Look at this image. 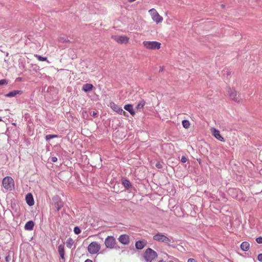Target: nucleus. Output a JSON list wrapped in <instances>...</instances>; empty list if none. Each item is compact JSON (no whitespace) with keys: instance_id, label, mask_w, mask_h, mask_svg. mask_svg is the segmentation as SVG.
Masks as SVG:
<instances>
[{"instance_id":"obj_1","label":"nucleus","mask_w":262,"mask_h":262,"mask_svg":"<svg viewBox=\"0 0 262 262\" xmlns=\"http://www.w3.org/2000/svg\"><path fill=\"white\" fill-rule=\"evenodd\" d=\"M157 257V252L150 248H147L144 252V257L147 262H151Z\"/></svg>"},{"instance_id":"obj_2","label":"nucleus","mask_w":262,"mask_h":262,"mask_svg":"<svg viewBox=\"0 0 262 262\" xmlns=\"http://www.w3.org/2000/svg\"><path fill=\"white\" fill-rule=\"evenodd\" d=\"M104 244L105 247L108 249L119 248L117 246V242L115 238L113 236H108L105 239Z\"/></svg>"},{"instance_id":"obj_3","label":"nucleus","mask_w":262,"mask_h":262,"mask_svg":"<svg viewBox=\"0 0 262 262\" xmlns=\"http://www.w3.org/2000/svg\"><path fill=\"white\" fill-rule=\"evenodd\" d=\"M143 45L147 49L156 50L160 48L161 43L155 41H144Z\"/></svg>"},{"instance_id":"obj_4","label":"nucleus","mask_w":262,"mask_h":262,"mask_svg":"<svg viewBox=\"0 0 262 262\" xmlns=\"http://www.w3.org/2000/svg\"><path fill=\"white\" fill-rule=\"evenodd\" d=\"M153 239L159 242H162L167 244H169L171 242L170 238L160 232H158L153 236Z\"/></svg>"},{"instance_id":"obj_5","label":"nucleus","mask_w":262,"mask_h":262,"mask_svg":"<svg viewBox=\"0 0 262 262\" xmlns=\"http://www.w3.org/2000/svg\"><path fill=\"white\" fill-rule=\"evenodd\" d=\"M100 249V245L96 242H92L88 247L89 252L91 254L97 253Z\"/></svg>"},{"instance_id":"obj_6","label":"nucleus","mask_w":262,"mask_h":262,"mask_svg":"<svg viewBox=\"0 0 262 262\" xmlns=\"http://www.w3.org/2000/svg\"><path fill=\"white\" fill-rule=\"evenodd\" d=\"M2 183L4 187L8 190H12L14 186L13 180L10 177H7L4 178Z\"/></svg>"},{"instance_id":"obj_7","label":"nucleus","mask_w":262,"mask_h":262,"mask_svg":"<svg viewBox=\"0 0 262 262\" xmlns=\"http://www.w3.org/2000/svg\"><path fill=\"white\" fill-rule=\"evenodd\" d=\"M228 95L230 98L234 100L235 102L239 103L241 102V99L239 98V95H237L236 91L234 89H231L230 88H228Z\"/></svg>"},{"instance_id":"obj_8","label":"nucleus","mask_w":262,"mask_h":262,"mask_svg":"<svg viewBox=\"0 0 262 262\" xmlns=\"http://www.w3.org/2000/svg\"><path fill=\"white\" fill-rule=\"evenodd\" d=\"M52 200L54 204V206L56 209V210L59 211L63 207V203L61 201L60 197L56 195L52 198Z\"/></svg>"},{"instance_id":"obj_9","label":"nucleus","mask_w":262,"mask_h":262,"mask_svg":"<svg viewBox=\"0 0 262 262\" xmlns=\"http://www.w3.org/2000/svg\"><path fill=\"white\" fill-rule=\"evenodd\" d=\"M112 38L114 40L120 44H126L128 43L129 40V38L126 36L115 35L113 36Z\"/></svg>"},{"instance_id":"obj_10","label":"nucleus","mask_w":262,"mask_h":262,"mask_svg":"<svg viewBox=\"0 0 262 262\" xmlns=\"http://www.w3.org/2000/svg\"><path fill=\"white\" fill-rule=\"evenodd\" d=\"M110 106L111 108L117 113L119 114L122 115L123 114L124 115H125L126 112L123 110V109L120 107L119 106L116 104L114 102H111L110 103Z\"/></svg>"},{"instance_id":"obj_11","label":"nucleus","mask_w":262,"mask_h":262,"mask_svg":"<svg viewBox=\"0 0 262 262\" xmlns=\"http://www.w3.org/2000/svg\"><path fill=\"white\" fill-rule=\"evenodd\" d=\"M211 132L212 135L215 137L217 140L221 141H224V138L221 135L219 130L216 128L212 127L211 128Z\"/></svg>"},{"instance_id":"obj_12","label":"nucleus","mask_w":262,"mask_h":262,"mask_svg":"<svg viewBox=\"0 0 262 262\" xmlns=\"http://www.w3.org/2000/svg\"><path fill=\"white\" fill-rule=\"evenodd\" d=\"M118 241L121 244L126 245L129 243V237L127 234H122L119 236Z\"/></svg>"},{"instance_id":"obj_13","label":"nucleus","mask_w":262,"mask_h":262,"mask_svg":"<svg viewBox=\"0 0 262 262\" xmlns=\"http://www.w3.org/2000/svg\"><path fill=\"white\" fill-rule=\"evenodd\" d=\"M26 200L27 203L30 206L33 205L34 204V199L31 193H28L26 195Z\"/></svg>"},{"instance_id":"obj_14","label":"nucleus","mask_w":262,"mask_h":262,"mask_svg":"<svg viewBox=\"0 0 262 262\" xmlns=\"http://www.w3.org/2000/svg\"><path fill=\"white\" fill-rule=\"evenodd\" d=\"M146 244V242L145 241H138L135 243V247L138 250H141L144 248Z\"/></svg>"},{"instance_id":"obj_15","label":"nucleus","mask_w":262,"mask_h":262,"mask_svg":"<svg viewBox=\"0 0 262 262\" xmlns=\"http://www.w3.org/2000/svg\"><path fill=\"white\" fill-rule=\"evenodd\" d=\"M23 94V91L20 90H14L9 92V93L5 95L6 97H13L15 96L16 95H21Z\"/></svg>"},{"instance_id":"obj_16","label":"nucleus","mask_w":262,"mask_h":262,"mask_svg":"<svg viewBox=\"0 0 262 262\" xmlns=\"http://www.w3.org/2000/svg\"><path fill=\"white\" fill-rule=\"evenodd\" d=\"M58 251L62 259H64V247L63 245H60L58 247Z\"/></svg>"},{"instance_id":"obj_17","label":"nucleus","mask_w":262,"mask_h":262,"mask_svg":"<svg viewBox=\"0 0 262 262\" xmlns=\"http://www.w3.org/2000/svg\"><path fill=\"white\" fill-rule=\"evenodd\" d=\"M124 108L128 111L132 116H134L135 115V112L133 109V106L132 104H128L124 106Z\"/></svg>"},{"instance_id":"obj_18","label":"nucleus","mask_w":262,"mask_h":262,"mask_svg":"<svg viewBox=\"0 0 262 262\" xmlns=\"http://www.w3.org/2000/svg\"><path fill=\"white\" fill-rule=\"evenodd\" d=\"M34 223L32 221H29L25 225V229L26 230H32L33 229Z\"/></svg>"},{"instance_id":"obj_19","label":"nucleus","mask_w":262,"mask_h":262,"mask_svg":"<svg viewBox=\"0 0 262 262\" xmlns=\"http://www.w3.org/2000/svg\"><path fill=\"white\" fill-rule=\"evenodd\" d=\"M122 185L127 189H129L132 187V184L130 181L127 179H123L122 181Z\"/></svg>"},{"instance_id":"obj_20","label":"nucleus","mask_w":262,"mask_h":262,"mask_svg":"<svg viewBox=\"0 0 262 262\" xmlns=\"http://www.w3.org/2000/svg\"><path fill=\"white\" fill-rule=\"evenodd\" d=\"M93 88V85L92 84L86 83L83 85L82 90L85 92L91 91Z\"/></svg>"},{"instance_id":"obj_21","label":"nucleus","mask_w":262,"mask_h":262,"mask_svg":"<svg viewBox=\"0 0 262 262\" xmlns=\"http://www.w3.org/2000/svg\"><path fill=\"white\" fill-rule=\"evenodd\" d=\"M155 15H154L152 17V19L154 21L156 22L157 24L161 23L163 20V18L161 17L158 13H155Z\"/></svg>"},{"instance_id":"obj_22","label":"nucleus","mask_w":262,"mask_h":262,"mask_svg":"<svg viewBox=\"0 0 262 262\" xmlns=\"http://www.w3.org/2000/svg\"><path fill=\"white\" fill-rule=\"evenodd\" d=\"M250 244L247 242H243L241 245V248L244 251H247L249 249Z\"/></svg>"},{"instance_id":"obj_23","label":"nucleus","mask_w":262,"mask_h":262,"mask_svg":"<svg viewBox=\"0 0 262 262\" xmlns=\"http://www.w3.org/2000/svg\"><path fill=\"white\" fill-rule=\"evenodd\" d=\"M145 104V102L143 99H141L136 106L137 110H140L142 108Z\"/></svg>"},{"instance_id":"obj_24","label":"nucleus","mask_w":262,"mask_h":262,"mask_svg":"<svg viewBox=\"0 0 262 262\" xmlns=\"http://www.w3.org/2000/svg\"><path fill=\"white\" fill-rule=\"evenodd\" d=\"M74 244V241L72 238H69L66 242L67 247L70 249L72 247Z\"/></svg>"},{"instance_id":"obj_25","label":"nucleus","mask_w":262,"mask_h":262,"mask_svg":"<svg viewBox=\"0 0 262 262\" xmlns=\"http://www.w3.org/2000/svg\"><path fill=\"white\" fill-rule=\"evenodd\" d=\"M183 126L185 128H188L190 126V123L189 121L187 120H184L182 121Z\"/></svg>"},{"instance_id":"obj_26","label":"nucleus","mask_w":262,"mask_h":262,"mask_svg":"<svg viewBox=\"0 0 262 262\" xmlns=\"http://www.w3.org/2000/svg\"><path fill=\"white\" fill-rule=\"evenodd\" d=\"M58 137L56 135H48L46 136L45 139L47 141L50 140L51 139L57 138Z\"/></svg>"},{"instance_id":"obj_27","label":"nucleus","mask_w":262,"mask_h":262,"mask_svg":"<svg viewBox=\"0 0 262 262\" xmlns=\"http://www.w3.org/2000/svg\"><path fill=\"white\" fill-rule=\"evenodd\" d=\"M36 57H37L38 60L41 61H46L47 60V58L46 57H42L38 55H36Z\"/></svg>"},{"instance_id":"obj_28","label":"nucleus","mask_w":262,"mask_h":262,"mask_svg":"<svg viewBox=\"0 0 262 262\" xmlns=\"http://www.w3.org/2000/svg\"><path fill=\"white\" fill-rule=\"evenodd\" d=\"M74 232L75 234H78L81 232V230L79 227L76 226L74 228Z\"/></svg>"},{"instance_id":"obj_29","label":"nucleus","mask_w":262,"mask_h":262,"mask_svg":"<svg viewBox=\"0 0 262 262\" xmlns=\"http://www.w3.org/2000/svg\"><path fill=\"white\" fill-rule=\"evenodd\" d=\"M59 40L61 42H69V40H68L67 38H66L64 37H60L59 38Z\"/></svg>"},{"instance_id":"obj_30","label":"nucleus","mask_w":262,"mask_h":262,"mask_svg":"<svg viewBox=\"0 0 262 262\" xmlns=\"http://www.w3.org/2000/svg\"><path fill=\"white\" fill-rule=\"evenodd\" d=\"M149 12L150 13L151 15L152 16V17L154 15H155V13H158L157 11L154 8L151 9Z\"/></svg>"},{"instance_id":"obj_31","label":"nucleus","mask_w":262,"mask_h":262,"mask_svg":"<svg viewBox=\"0 0 262 262\" xmlns=\"http://www.w3.org/2000/svg\"><path fill=\"white\" fill-rule=\"evenodd\" d=\"M7 83H8V82L6 79H3L0 80V85H5V84H7Z\"/></svg>"},{"instance_id":"obj_32","label":"nucleus","mask_w":262,"mask_h":262,"mask_svg":"<svg viewBox=\"0 0 262 262\" xmlns=\"http://www.w3.org/2000/svg\"><path fill=\"white\" fill-rule=\"evenodd\" d=\"M223 72H224V75H225L226 74L227 75V77L228 76H229L231 73V72L228 69H226V70H224Z\"/></svg>"},{"instance_id":"obj_33","label":"nucleus","mask_w":262,"mask_h":262,"mask_svg":"<svg viewBox=\"0 0 262 262\" xmlns=\"http://www.w3.org/2000/svg\"><path fill=\"white\" fill-rule=\"evenodd\" d=\"M188 161V159L185 156H182L181 161L182 163H186Z\"/></svg>"},{"instance_id":"obj_34","label":"nucleus","mask_w":262,"mask_h":262,"mask_svg":"<svg viewBox=\"0 0 262 262\" xmlns=\"http://www.w3.org/2000/svg\"><path fill=\"white\" fill-rule=\"evenodd\" d=\"M256 241L258 244H262V237L259 236L256 239Z\"/></svg>"},{"instance_id":"obj_35","label":"nucleus","mask_w":262,"mask_h":262,"mask_svg":"<svg viewBox=\"0 0 262 262\" xmlns=\"http://www.w3.org/2000/svg\"><path fill=\"white\" fill-rule=\"evenodd\" d=\"M156 166L158 168H162V165L160 162H157L156 164Z\"/></svg>"},{"instance_id":"obj_36","label":"nucleus","mask_w":262,"mask_h":262,"mask_svg":"<svg viewBox=\"0 0 262 262\" xmlns=\"http://www.w3.org/2000/svg\"><path fill=\"white\" fill-rule=\"evenodd\" d=\"M257 259L262 262V253L259 254L257 256Z\"/></svg>"},{"instance_id":"obj_37","label":"nucleus","mask_w":262,"mask_h":262,"mask_svg":"<svg viewBox=\"0 0 262 262\" xmlns=\"http://www.w3.org/2000/svg\"><path fill=\"white\" fill-rule=\"evenodd\" d=\"M51 161L53 162H56L57 161V158L56 157H52L51 158Z\"/></svg>"},{"instance_id":"obj_38","label":"nucleus","mask_w":262,"mask_h":262,"mask_svg":"<svg viewBox=\"0 0 262 262\" xmlns=\"http://www.w3.org/2000/svg\"><path fill=\"white\" fill-rule=\"evenodd\" d=\"M187 262H196L194 258H189Z\"/></svg>"},{"instance_id":"obj_39","label":"nucleus","mask_w":262,"mask_h":262,"mask_svg":"<svg viewBox=\"0 0 262 262\" xmlns=\"http://www.w3.org/2000/svg\"><path fill=\"white\" fill-rule=\"evenodd\" d=\"M11 259V257H10L9 255L8 256H7L6 257H5V260L6 261L8 262Z\"/></svg>"},{"instance_id":"obj_40","label":"nucleus","mask_w":262,"mask_h":262,"mask_svg":"<svg viewBox=\"0 0 262 262\" xmlns=\"http://www.w3.org/2000/svg\"><path fill=\"white\" fill-rule=\"evenodd\" d=\"M91 115L93 116H96L97 115V113L96 112H93Z\"/></svg>"},{"instance_id":"obj_41","label":"nucleus","mask_w":262,"mask_h":262,"mask_svg":"<svg viewBox=\"0 0 262 262\" xmlns=\"http://www.w3.org/2000/svg\"><path fill=\"white\" fill-rule=\"evenodd\" d=\"M84 262H93V261L92 260L88 259Z\"/></svg>"},{"instance_id":"obj_42","label":"nucleus","mask_w":262,"mask_h":262,"mask_svg":"<svg viewBox=\"0 0 262 262\" xmlns=\"http://www.w3.org/2000/svg\"><path fill=\"white\" fill-rule=\"evenodd\" d=\"M163 70H164V68L163 67H160V72L163 71Z\"/></svg>"},{"instance_id":"obj_43","label":"nucleus","mask_w":262,"mask_h":262,"mask_svg":"<svg viewBox=\"0 0 262 262\" xmlns=\"http://www.w3.org/2000/svg\"><path fill=\"white\" fill-rule=\"evenodd\" d=\"M136 0H128V2H129V3H132L134 1H135Z\"/></svg>"},{"instance_id":"obj_44","label":"nucleus","mask_w":262,"mask_h":262,"mask_svg":"<svg viewBox=\"0 0 262 262\" xmlns=\"http://www.w3.org/2000/svg\"><path fill=\"white\" fill-rule=\"evenodd\" d=\"M222 7H223H223H224V5H222Z\"/></svg>"},{"instance_id":"obj_45","label":"nucleus","mask_w":262,"mask_h":262,"mask_svg":"<svg viewBox=\"0 0 262 262\" xmlns=\"http://www.w3.org/2000/svg\"><path fill=\"white\" fill-rule=\"evenodd\" d=\"M209 262H214V261H209Z\"/></svg>"},{"instance_id":"obj_46","label":"nucleus","mask_w":262,"mask_h":262,"mask_svg":"<svg viewBox=\"0 0 262 262\" xmlns=\"http://www.w3.org/2000/svg\"><path fill=\"white\" fill-rule=\"evenodd\" d=\"M1 120H2V119L0 118V121H1Z\"/></svg>"}]
</instances>
